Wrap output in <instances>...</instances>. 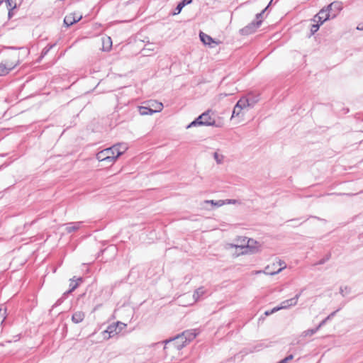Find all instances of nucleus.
<instances>
[{"instance_id": "obj_1", "label": "nucleus", "mask_w": 363, "mask_h": 363, "mask_svg": "<svg viewBox=\"0 0 363 363\" xmlns=\"http://www.w3.org/2000/svg\"><path fill=\"white\" fill-rule=\"evenodd\" d=\"M235 247H240L241 249H245V251H243L242 253L256 254L261 251L262 245L257 241L252 238H248L246 245H235Z\"/></svg>"}, {"instance_id": "obj_2", "label": "nucleus", "mask_w": 363, "mask_h": 363, "mask_svg": "<svg viewBox=\"0 0 363 363\" xmlns=\"http://www.w3.org/2000/svg\"><path fill=\"white\" fill-rule=\"evenodd\" d=\"M211 110H207L205 112H203L202 114H201L199 117H197V119L199 121H201L200 124L201 125H206V126H216V127H221L222 124L221 123H216V121L211 118L210 116V113H211Z\"/></svg>"}, {"instance_id": "obj_3", "label": "nucleus", "mask_w": 363, "mask_h": 363, "mask_svg": "<svg viewBox=\"0 0 363 363\" xmlns=\"http://www.w3.org/2000/svg\"><path fill=\"white\" fill-rule=\"evenodd\" d=\"M261 21H252L248 23L244 28L240 29L239 33L241 35H249L256 32V30L260 27Z\"/></svg>"}, {"instance_id": "obj_4", "label": "nucleus", "mask_w": 363, "mask_h": 363, "mask_svg": "<svg viewBox=\"0 0 363 363\" xmlns=\"http://www.w3.org/2000/svg\"><path fill=\"white\" fill-rule=\"evenodd\" d=\"M107 149L110 150V155L114 156V161H116L127 150L128 147L125 143H118Z\"/></svg>"}, {"instance_id": "obj_5", "label": "nucleus", "mask_w": 363, "mask_h": 363, "mask_svg": "<svg viewBox=\"0 0 363 363\" xmlns=\"http://www.w3.org/2000/svg\"><path fill=\"white\" fill-rule=\"evenodd\" d=\"M163 342L165 345H167L169 342H172V345H174V347L178 350H182L187 345L186 340H183V337L180 335H178L173 338H169L168 340H166Z\"/></svg>"}, {"instance_id": "obj_6", "label": "nucleus", "mask_w": 363, "mask_h": 363, "mask_svg": "<svg viewBox=\"0 0 363 363\" xmlns=\"http://www.w3.org/2000/svg\"><path fill=\"white\" fill-rule=\"evenodd\" d=\"M317 17L322 18L321 23H324L330 18H334L336 17V13L330 12L328 7L323 8L313 18V21H316Z\"/></svg>"}, {"instance_id": "obj_7", "label": "nucleus", "mask_w": 363, "mask_h": 363, "mask_svg": "<svg viewBox=\"0 0 363 363\" xmlns=\"http://www.w3.org/2000/svg\"><path fill=\"white\" fill-rule=\"evenodd\" d=\"M154 103L157 105L156 109H153L150 106H140V114L142 116L152 115L155 113L160 112V111H162L163 108L162 104L157 101H154Z\"/></svg>"}, {"instance_id": "obj_8", "label": "nucleus", "mask_w": 363, "mask_h": 363, "mask_svg": "<svg viewBox=\"0 0 363 363\" xmlns=\"http://www.w3.org/2000/svg\"><path fill=\"white\" fill-rule=\"evenodd\" d=\"M96 159L100 162H108L111 163L115 162L114 156L110 155V150L107 148L98 152L96 154Z\"/></svg>"}, {"instance_id": "obj_9", "label": "nucleus", "mask_w": 363, "mask_h": 363, "mask_svg": "<svg viewBox=\"0 0 363 363\" xmlns=\"http://www.w3.org/2000/svg\"><path fill=\"white\" fill-rule=\"evenodd\" d=\"M82 18V15H77L75 13H69L64 18V24L66 27H69L73 24L79 21Z\"/></svg>"}, {"instance_id": "obj_10", "label": "nucleus", "mask_w": 363, "mask_h": 363, "mask_svg": "<svg viewBox=\"0 0 363 363\" xmlns=\"http://www.w3.org/2000/svg\"><path fill=\"white\" fill-rule=\"evenodd\" d=\"M82 277H79L76 279V277H74L72 279H69V289L65 292H64V296H67L73 291H74L79 285L80 283L83 281Z\"/></svg>"}, {"instance_id": "obj_11", "label": "nucleus", "mask_w": 363, "mask_h": 363, "mask_svg": "<svg viewBox=\"0 0 363 363\" xmlns=\"http://www.w3.org/2000/svg\"><path fill=\"white\" fill-rule=\"evenodd\" d=\"M179 335L183 337V340H186V344L193 340L197 335L195 330H185Z\"/></svg>"}, {"instance_id": "obj_12", "label": "nucleus", "mask_w": 363, "mask_h": 363, "mask_svg": "<svg viewBox=\"0 0 363 363\" xmlns=\"http://www.w3.org/2000/svg\"><path fill=\"white\" fill-rule=\"evenodd\" d=\"M199 37H200L201 41L204 45H211V43L218 44V43L216 42L210 35H208L203 32H200Z\"/></svg>"}, {"instance_id": "obj_13", "label": "nucleus", "mask_w": 363, "mask_h": 363, "mask_svg": "<svg viewBox=\"0 0 363 363\" xmlns=\"http://www.w3.org/2000/svg\"><path fill=\"white\" fill-rule=\"evenodd\" d=\"M327 7L330 12L335 13L337 15V13L342 9V2L333 1V3L330 4Z\"/></svg>"}, {"instance_id": "obj_14", "label": "nucleus", "mask_w": 363, "mask_h": 363, "mask_svg": "<svg viewBox=\"0 0 363 363\" xmlns=\"http://www.w3.org/2000/svg\"><path fill=\"white\" fill-rule=\"evenodd\" d=\"M119 324H122L121 322H118L116 325L112 324L108 326L107 329L104 332V333L108 334V338L113 337L114 335L118 334V326Z\"/></svg>"}, {"instance_id": "obj_15", "label": "nucleus", "mask_w": 363, "mask_h": 363, "mask_svg": "<svg viewBox=\"0 0 363 363\" xmlns=\"http://www.w3.org/2000/svg\"><path fill=\"white\" fill-rule=\"evenodd\" d=\"M82 222H72L67 224L65 228L67 233H71L78 230L81 226Z\"/></svg>"}, {"instance_id": "obj_16", "label": "nucleus", "mask_w": 363, "mask_h": 363, "mask_svg": "<svg viewBox=\"0 0 363 363\" xmlns=\"http://www.w3.org/2000/svg\"><path fill=\"white\" fill-rule=\"evenodd\" d=\"M191 2H192V0H182L177 4V6H176V8L174 9V10L172 12V15L175 16V15L179 14L182 11V9L186 5H188V4H191Z\"/></svg>"}, {"instance_id": "obj_17", "label": "nucleus", "mask_w": 363, "mask_h": 363, "mask_svg": "<svg viewBox=\"0 0 363 363\" xmlns=\"http://www.w3.org/2000/svg\"><path fill=\"white\" fill-rule=\"evenodd\" d=\"M85 314L82 311L74 312L72 316V320L74 323H79L84 319Z\"/></svg>"}, {"instance_id": "obj_18", "label": "nucleus", "mask_w": 363, "mask_h": 363, "mask_svg": "<svg viewBox=\"0 0 363 363\" xmlns=\"http://www.w3.org/2000/svg\"><path fill=\"white\" fill-rule=\"evenodd\" d=\"M250 100L247 98L242 97L235 104L238 108L243 109L246 106H250Z\"/></svg>"}, {"instance_id": "obj_19", "label": "nucleus", "mask_w": 363, "mask_h": 363, "mask_svg": "<svg viewBox=\"0 0 363 363\" xmlns=\"http://www.w3.org/2000/svg\"><path fill=\"white\" fill-rule=\"evenodd\" d=\"M56 45L57 43H55L52 44H48L46 47H45L41 52L40 56L39 57L38 62H40Z\"/></svg>"}, {"instance_id": "obj_20", "label": "nucleus", "mask_w": 363, "mask_h": 363, "mask_svg": "<svg viewBox=\"0 0 363 363\" xmlns=\"http://www.w3.org/2000/svg\"><path fill=\"white\" fill-rule=\"evenodd\" d=\"M340 310V308L337 309L336 311L332 312L330 314H329L325 319H323L320 323L319 327H323L326 324V323L331 320L336 314L337 312H338Z\"/></svg>"}, {"instance_id": "obj_21", "label": "nucleus", "mask_w": 363, "mask_h": 363, "mask_svg": "<svg viewBox=\"0 0 363 363\" xmlns=\"http://www.w3.org/2000/svg\"><path fill=\"white\" fill-rule=\"evenodd\" d=\"M273 0H271V1L268 4V5L265 7V9H264L260 13H257L256 14V16H255V21H261V24L262 23V21H263V16H264V13L266 12V11L268 9V8L270 6Z\"/></svg>"}, {"instance_id": "obj_22", "label": "nucleus", "mask_w": 363, "mask_h": 363, "mask_svg": "<svg viewBox=\"0 0 363 363\" xmlns=\"http://www.w3.org/2000/svg\"><path fill=\"white\" fill-rule=\"evenodd\" d=\"M281 305L283 309L287 308L289 306H295L296 300L290 298V299H288V300H286V301H284L283 302H281Z\"/></svg>"}, {"instance_id": "obj_23", "label": "nucleus", "mask_w": 363, "mask_h": 363, "mask_svg": "<svg viewBox=\"0 0 363 363\" xmlns=\"http://www.w3.org/2000/svg\"><path fill=\"white\" fill-rule=\"evenodd\" d=\"M320 328V327H319V325H318L315 328L308 329L307 330H305L303 332L302 336H303V337L311 336V335H314Z\"/></svg>"}, {"instance_id": "obj_24", "label": "nucleus", "mask_w": 363, "mask_h": 363, "mask_svg": "<svg viewBox=\"0 0 363 363\" xmlns=\"http://www.w3.org/2000/svg\"><path fill=\"white\" fill-rule=\"evenodd\" d=\"M285 268V266H283L281 267V268H279L278 270L277 271H274V272H272L269 269V267L267 266V267H265L264 270V272L266 274H269V275H275V274H277L278 273H279L283 269Z\"/></svg>"}, {"instance_id": "obj_25", "label": "nucleus", "mask_w": 363, "mask_h": 363, "mask_svg": "<svg viewBox=\"0 0 363 363\" xmlns=\"http://www.w3.org/2000/svg\"><path fill=\"white\" fill-rule=\"evenodd\" d=\"M205 203H210L213 206H216L217 207H220L225 203V201L223 200H218V201H214V200H206L205 201Z\"/></svg>"}, {"instance_id": "obj_26", "label": "nucleus", "mask_w": 363, "mask_h": 363, "mask_svg": "<svg viewBox=\"0 0 363 363\" xmlns=\"http://www.w3.org/2000/svg\"><path fill=\"white\" fill-rule=\"evenodd\" d=\"M9 71L7 69L6 65L4 62L0 64V76H5L9 74Z\"/></svg>"}, {"instance_id": "obj_27", "label": "nucleus", "mask_w": 363, "mask_h": 363, "mask_svg": "<svg viewBox=\"0 0 363 363\" xmlns=\"http://www.w3.org/2000/svg\"><path fill=\"white\" fill-rule=\"evenodd\" d=\"M331 257V254L329 252L327 255H325L322 259H320L315 264L316 265H321L325 264L326 262H328Z\"/></svg>"}, {"instance_id": "obj_28", "label": "nucleus", "mask_w": 363, "mask_h": 363, "mask_svg": "<svg viewBox=\"0 0 363 363\" xmlns=\"http://www.w3.org/2000/svg\"><path fill=\"white\" fill-rule=\"evenodd\" d=\"M203 293H204L203 289L202 287H201V288L197 289L194 291L193 296L196 300H198L199 298L203 294Z\"/></svg>"}, {"instance_id": "obj_29", "label": "nucleus", "mask_w": 363, "mask_h": 363, "mask_svg": "<svg viewBox=\"0 0 363 363\" xmlns=\"http://www.w3.org/2000/svg\"><path fill=\"white\" fill-rule=\"evenodd\" d=\"M9 10H13L16 8L15 0H5Z\"/></svg>"}, {"instance_id": "obj_30", "label": "nucleus", "mask_w": 363, "mask_h": 363, "mask_svg": "<svg viewBox=\"0 0 363 363\" xmlns=\"http://www.w3.org/2000/svg\"><path fill=\"white\" fill-rule=\"evenodd\" d=\"M18 61L16 63H14L12 62H9V61H5L4 63L7 67L8 70L10 72L16 67V65H18Z\"/></svg>"}, {"instance_id": "obj_31", "label": "nucleus", "mask_w": 363, "mask_h": 363, "mask_svg": "<svg viewBox=\"0 0 363 363\" xmlns=\"http://www.w3.org/2000/svg\"><path fill=\"white\" fill-rule=\"evenodd\" d=\"M213 157L218 164H221L223 161V155H219L217 152L213 153Z\"/></svg>"}, {"instance_id": "obj_32", "label": "nucleus", "mask_w": 363, "mask_h": 363, "mask_svg": "<svg viewBox=\"0 0 363 363\" xmlns=\"http://www.w3.org/2000/svg\"><path fill=\"white\" fill-rule=\"evenodd\" d=\"M320 24L315 23L312 24L311 27V35H314L319 29Z\"/></svg>"}, {"instance_id": "obj_33", "label": "nucleus", "mask_w": 363, "mask_h": 363, "mask_svg": "<svg viewBox=\"0 0 363 363\" xmlns=\"http://www.w3.org/2000/svg\"><path fill=\"white\" fill-rule=\"evenodd\" d=\"M241 111H242V109L238 108V107L236 106H235L233 108V110L231 118L238 116L240 115Z\"/></svg>"}, {"instance_id": "obj_34", "label": "nucleus", "mask_w": 363, "mask_h": 363, "mask_svg": "<svg viewBox=\"0 0 363 363\" xmlns=\"http://www.w3.org/2000/svg\"><path fill=\"white\" fill-rule=\"evenodd\" d=\"M293 359H294V355L289 354V355L286 356L285 358H284L283 359H281V361H279V363H288L289 361L292 360Z\"/></svg>"}, {"instance_id": "obj_35", "label": "nucleus", "mask_w": 363, "mask_h": 363, "mask_svg": "<svg viewBox=\"0 0 363 363\" xmlns=\"http://www.w3.org/2000/svg\"><path fill=\"white\" fill-rule=\"evenodd\" d=\"M200 123L201 121H199V120L196 118L194 121H193L190 124L188 125L187 128H191L192 126L201 125Z\"/></svg>"}, {"instance_id": "obj_36", "label": "nucleus", "mask_w": 363, "mask_h": 363, "mask_svg": "<svg viewBox=\"0 0 363 363\" xmlns=\"http://www.w3.org/2000/svg\"><path fill=\"white\" fill-rule=\"evenodd\" d=\"M281 309H283L281 305L280 306H277V307L273 308L271 310V313H274L277 312L278 311H279Z\"/></svg>"}, {"instance_id": "obj_37", "label": "nucleus", "mask_w": 363, "mask_h": 363, "mask_svg": "<svg viewBox=\"0 0 363 363\" xmlns=\"http://www.w3.org/2000/svg\"><path fill=\"white\" fill-rule=\"evenodd\" d=\"M66 296H64V295H63V296H62L61 298H60V299H58V300H57V301L56 302V303H55V304H56V305H59V304H60V303L63 301V299L66 298Z\"/></svg>"}, {"instance_id": "obj_38", "label": "nucleus", "mask_w": 363, "mask_h": 363, "mask_svg": "<svg viewBox=\"0 0 363 363\" xmlns=\"http://www.w3.org/2000/svg\"><path fill=\"white\" fill-rule=\"evenodd\" d=\"M225 203H236V200H234V199H227Z\"/></svg>"}, {"instance_id": "obj_39", "label": "nucleus", "mask_w": 363, "mask_h": 363, "mask_svg": "<svg viewBox=\"0 0 363 363\" xmlns=\"http://www.w3.org/2000/svg\"><path fill=\"white\" fill-rule=\"evenodd\" d=\"M321 21H322V18H320V17H317V18H316V21H315V22H316V23H318V24L322 25L323 23H321Z\"/></svg>"}, {"instance_id": "obj_40", "label": "nucleus", "mask_w": 363, "mask_h": 363, "mask_svg": "<svg viewBox=\"0 0 363 363\" xmlns=\"http://www.w3.org/2000/svg\"><path fill=\"white\" fill-rule=\"evenodd\" d=\"M357 29L359 30H363V23H359L357 27Z\"/></svg>"}, {"instance_id": "obj_41", "label": "nucleus", "mask_w": 363, "mask_h": 363, "mask_svg": "<svg viewBox=\"0 0 363 363\" xmlns=\"http://www.w3.org/2000/svg\"><path fill=\"white\" fill-rule=\"evenodd\" d=\"M299 296H300V294H296L294 298H291V299L296 300V304L297 303Z\"/></svg>"}, {"instance_id": "obj_42", "label": "nucleus", "mask_w": 363, "mask_h": 363, "mask_svg": "<svg viewBox=\"0 0 363 363\" xmlns=\"http://www.w3.org/2000/svg\"><path fill=\"white\" fill-rule=\"evenodd\" d=\"M272 313H271V310H269V311H266L264 312V315H267H267H272Z\"/></svg>"}, {"instance_id": "obj_43", "label": "nucleus", "mask_w": 363, "mask_h": 363, "mask_svg": "<svg viewBox=\"0 0 363 363\" xmlns=\"http://www.w3.org/2000/svg\"><path fill=\"white\" fill-rule=\"evenodd\" d=\"M340 294H341L342 296H345V294L343 293V288H342V287H340Z\"/></svg>"}, {"instance_id": "obj_44", "label": "nucleus", "mask_w": 363, "mask_h": 363, "mask_svg": "<svg viewBox=\"0 0 363 363\" xmlns=\"http://www.w3.org/2000/svg\"><path fill=\"white\" fill-rule=\"evenodd\" d=\"M9 18H11L12 16V10H9Z\"/></svg>"}, {"instance_id": "obj_45", "label": "nucleus", "mask_w": 363, "mask_h": 363, "mask_svg": "<svg viewBox=\"0 0 363 363\" xmlns=\"http://www.w3.org/2000/svg\"><path fill=\"white\" fill-rule=\"evenodd\" d=\"M9 48L12 49V50L20 49L19 48H16V47H9Z\"/></svg>"}, {"instance_id": "obj_46", "label": "nucleus", "mask_w": 363, "mask_h": 363, "mask_svg": "<svg viewBox=\"0 0 363 363\" xmlns=\"http://www.w3.org/2000/svg\"><path fill=\"white\" fill-rule=\"evenodd\" d=\"M345 289L347 290L348 293L350 292V288L345 286Z\"/></svg>"}, {"instance_id": "obj_47", "label": "nucleus", "mask_w": 363, "mask_h": 363, "mask_svg": "<svg viewBox=\"0 0 363 363\" xmlns=\"http://www.w3.org/2000/svg\"><path fill=\"white\" fill-rule=\"evenodd\" d=\"M282 264L286 267V264L284 262L279 261V265L281 266Z\"/></svg>"}, {"instance_id": "obj_48", "label": "nucleus", "mask_w": 363, "mask_h": 363, "mask_svg": "<svg viewBox=\"0 0 363 363\" xmlns=\"http://www.w3.org/2000/svg\"><path fill=\"white\" fill-rule=\"evenodd\" d=\"M152 106H154L155 108L157 107V105L154 103V101L152 103Z\"/></svg>"}, {"instance_id": "obj_49", "label": "nucleus", "mask_w": 363, "mask_h": 363, "mask_svg": "<svg viewBox=\"0 0 363 363\" xmlns=\"http://www.w3.org/2000/svg\"><path fill=\"white\" fill-rule=\"evenodd\" d=\"M0 346H4V344L1 343V344H0Z\"/></svg>"}, {"instance_id": "obj_50", "label": "nucleus", "mask_w": 363, "mask_h": 363, "mask_svg": "<svg viewBox=\"0 0 363 363\" xmlns=\"http://www.w3.org/2000/svg\"><path fill=\"white\" fill-rule=\"evenodd\" d=\"M3 2V1H0V4Z\"/></svg>"}, {"instance_id": "obj_51", "label": "nucleus", "mask_w": 363, "mask_h": 363, "mask_svg": "<svg viewBox=\"0 0 363 363\" xmlns=\"http://www.w3.org/2000/svg\"><path fill=\"white\" fill-rule=\"evenodd\" d=\"M277 363H279V362H277Z\"/></svg>"}]
</instances>
